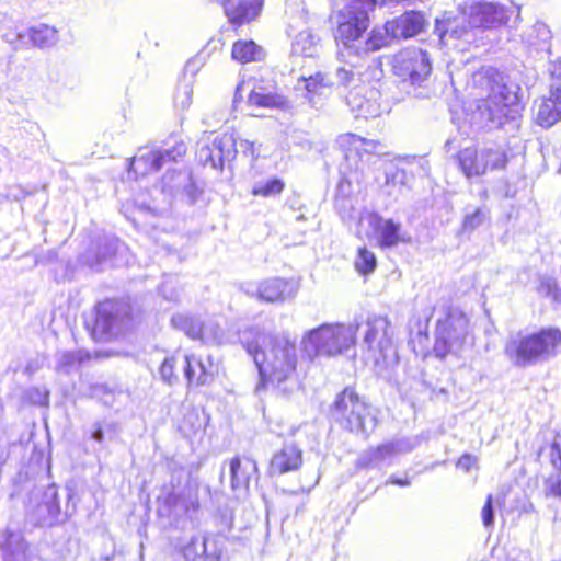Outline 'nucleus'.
Segmentation results:
<instances>
[{
    "instance_id": "obj_39",
    "label": "nucleus",
    "mask_w": 561,
    "mask_h": 561,
    "mask_svg": "<svg viewBox=\"0 0 561 561\" xmlns=\"http://www.w3.org/2000/svg\"><path fill=\"white\" fill-rule=\"evenodd\" d=\"M193 98V84L191 81L181 82L175 91L174 103L181 110L190 107Z\"/></svg>"
},
{
    "instance_id": "obj_10",
    "label": "nucleus",
    "mask_w": 561,
    "mask_h": 561,
    "mask_svg": "<svg viewBox=\"0 0 561 561\" xmlns=\"http://www.w3.org/2000/svg\"><path fill=\"white\" fill-rule=\"evenodd\" d=\"M30 515L34 523L41 527H51L64 520L58 488L55 483L32 491Z\"/></svg>"
},
{
    "instance_id": "obj_4",
    "label": "nucleus",
    "mask_w": 561,
    "mask_h": 561,
    "mask_svg": "<svg viewBox=\"0 0 561 561\" xmlns=\"http://www.w3.org/2000/svg\"><path fill=\"white\" fill-rule=\"evenodd\" d=\"M357 331L358 324L323 323L302 334L301 354L309 360L342 354L355 344Z\"/></svg>"
},
{
    "instance_id": "obj_19",
    "label": "nucleus",
    "mask_w": 561,
    "mask_h": 561,
    "mask_svg": "<svg viewBox=\"0 0 561 561\" xmlns=\"http://www.w3.org/2000/svg\"><path fill=\"white\" fill-rule=\"evenodd\" d=\"M181 552L186 561H219L221 551L216 540L203 535H194L182 546Z\"/></svg>"
},
{
    "instance_id": "obj_47",
    "label": "nucleus",
    "mask_w": 561,
    "mask_h": 561,
    "mask_svg": "<svg viewBox=\"0 0 561 561\" xmlns=\"http://www.w3.org/2000/svg\"><path fill=\"white\" fill-rule=\"evenodd\" d=\"M558 290V285L556 278L551 276H540L539 283L537 286V291L545 297H552L554 293Z\"/></svg>"
},
{
    "instance_id": "obj_64",
    "label": "nucleus",
    "mask_w": 561,
    "mask_h": 561,
    "mask_svg": "<svg viewBox=\"0 0 561 561\" xmlns=\"http://www.w3.org/2000/svg\"><path fill=\"white\" fill-rule=\"evenodd\" d=\"M168 505L171 507V506H176V495L174 494H169L168 497L165 499Z\"/></svg>"
},
{
    "instance_id": "obj_52",
    "label": "nucleus",
    "mask_w": 561,
    "mask_h": 561,
    "mask_svg": "<svg viewBox=\"0 0 561 561\" xmlns=\"http://www.w3.org/2000/svg\"><path fill=\"white\" fill-rule=\"evenodd\" d=\"M482 522L485 527H490L494 523V508H493V499L492 495L489 494L484 506L482 508Z\"/></svg>"
},
{
    "instance_id": "obj_20",
    "label": "nucleus",
    "mask_w": 561,
    "mask_h": 561,
    "mask_svg": "<svg viewBox=\"0 0 561 561\" xmlns=\"http://www.w3.org/2000/svg\"><path fill=\"white\" fill-rule=\"evenodd\" d=\"M469 329V319L460 311H450L445 319L437 321L436 334L456 346H461Z\"/></svg>"
},
{
    "instance_id": "obj_16",
    "label": "nucleus",
    "mask_w": 561,
    "mask_h": 561,
    "mask_svg": "<svg viewBox=\"0 0 561 561\" xmlns=\"http://www.w3.org/2000/svg\"><path fill=\"white\" fill-rule=\"evenodd\" d=\"M369 84H363L358 90H350L346 95V104L356 118L377 117L381 114V106L375 100L379 91Z\"/></svg>"
},
{
    "instance_id": "obj_15",
    "label": "nucleus",
    "mask_w": 561,
    "mask_h": 561,
    "mask_svg": "<svg viewBox=\"0 0 561 561\" xmlns=\"http://www.w3.org/2000/svg\"><path fill=\"white\" fill-rule=\"evenodd\" d=\"M185 152L186 146L180 141L170 148L151 150L134 157L129 169L136 175H146L159 171L167 162L176 161V158L184 156Z\"/></svg>"
},
{
    "instance_id": "obj_56",
    "label": "nucleus",
    "mask_w": 561,
    "mask_h": 561,
    "mask_svg": "<svg viewBox=\"0 0 561 561\" xmlns=\"http://www.w3.org/2000/svg\"><path fill=\"white\" fill-rule=\"evenodd\" d=\"M264 0H248V22L260 15Z\"/></svg>"
},
{
    "instance_id": "obj_27",
    "label": "nucleus",
    "mask_w": 561,
    "mask_h": 561,
    "mask_svg": "<svg viewBox=\"0 0 561 561\" xmlns=\"http://www.w3.org/2000/svg\"><path fill=\"white\" fill-rule=\"evenodd\" d=\"M301 80L305 83L306 98L312 106L317 105L319 98L328 96L335 87L330 75L323 72H316L308 78L301 77Z\"/></svg>"
},
{
    "instance_id": "obj_1",
    "label": "nucleus",
    "mask_w": 561,
    "mask_h": 561,
    "mask_svg": "<svg viewBox=\"0 0 561 561\" xmlns=\"http://www.w3.org/2000/svg\"><path fill=\"white\" fill-rule=\"evenodd\" d=\"M248 354L252 356L260 376L256 391L267 382L285 381L296 370V344L288 334L273 336L264 331H256L252 344L248 343Z\"/></svg>"
},
{
    "instance_id": "obj_63",
    "label": "nucleus",
    "mask_w": 561,
    "mask_h": 561,
    "mask_svg": "<svg viewBox=\"0 0 561 561\" xmlns=\"http://www.w3.org/2000/svg\"><path fill=\"white\" fill-rule=\"evenodd\" d=\"M387 483H392V484H396L399 486H408V485H410V480L408 478L400 479V478H396V477H390V479L388 480Z\"/></svg>"
},
{
    "instance_id": "obj_45",
    "label": "nucleus",
    "mask_w": 561,
    "mask_h": 561,
    "mask_svg": "<svg viewBox=\"0 0 561 561\" xmlns=\"http://www.w3.org/2000/svg\"><path fill=\"white\" fill-rule=\"evenodd\" d=\"M485 214L480 209L476 208L472 213H468L465 216L462 228L465 231H472L483 224Z\"/></svg>"
},
{
    "instance_id": "obj_6",
    "label": "nucleus",
    "mask_w": 561,
    "mask_h": 561,
    "mask_svg": "<svg viewBox=\"0 0 561 561\" xmlns=\"http://www.w3.org/2000/svg\"><path fill=\"white\" fill-rule=\"evenodd\" d=\"M131 322V307L118 300H104L95 307L93 336L101 341L118 337Z\"/></svg>"
},
{
    "instance_id": "obj_50",
    "label": "nucleus",
    "mask_w": 561,
    "mask_h": 561,
    "mask_svg": "<svg viewBox=\"0 0 561 561\" xmlns=\"http://www.w3.org/2000/svg\"><path fill=\"white\" fill-rule=\"evenodd\" d=\"M179 182L183 184L185 194L188 196L190 203L193 204L196 199L195 192L196 186L192 180V176L186 173H178Z\"/></svg>"
},
{
    "instance_id": "obj_24",
    "label": "nucleus",
    "mask_w": 561,
    "mask_h": 561,
    "mask_svg": "<svg viewBox=\"0 0 561 561\" xmlns=\"http://www.w3.org/2000/svg\"><path fill=\"white\" fill-rule=\"evenodd\" d=\"M183 364L184 376L188 386H203L213 380L215 367L209 356L204 360L195 355H186Z\"/></svg>"
},
{
    "instance_id": "obj_33",
    "label": "nucleus",
    "mask_w": 561,
    "mask_h": 561,
    "mask_svg": "<svg viewBox=\"0 0 561 561\" xmlns=\"http://www.w3.org/2000/svg\"><path fill=\"white\" fill-rule=\"evenodd\" d=\"M201 319L188 312H178L171 318V325L185 333L188 337L195 340L197 334L201 333L198 329Z\"/></svg>"
},
{
    "instance_id": "obj_55",
    "label": "nucleus",
    "mask_w": 561,
    "mask_h": 561,
    "mask_svg": "<svg viewBox=\"0 0 561 561\" xmlns=\"http://www.w3.org/2000/svg\"><path fill=\"white\" fill-rule=\"evenodd\" d=\"M551 462L554 467H561V431L557 433L551 445Z\"/></svg>"
},
{
    "instance_id": "obj_34",
    "label": "nucleus",
    "mask_w": 561,
    "mask_h": 561,
    "mask_svg": "<svg viewBox=\"0 0 561 561\" xmlns=\"http://www.w3.org/2000/svg\"><path fill=\"white\" fill-rule=\"evenodd\" d=\"M467 18L461 16L460 21L458 20H447L444 22H437L435 26V33L443 41L447 35L454 38H462L467 35L468 28Z\"/></svg>"
},
{
    "instance_id": "obj_58",
    "label": "nucleus",
    "mask_w": 561,
    "mask_h": 561,
    "mask_svg": "<svg viewBox=\"0 0 561 561\" xmlns=\"http://www.w3.org/2000/svg\"><path fill=\"white\" fill-rule=\"evenodd\" d=\"M477 462V458L473 457L472 455L470 454H465L462 455L458 462H457V467L462 469L463 471L468 472Z\"/></svg>"
},
{
    "instance_id": "obj_9",
    "label": "nucleus",
    "mask_w": 561,
    "mask_h": 561,
    "mask_svg": "<svg viewBox=\"0 0 561 561\" xmlns=\"http://www.w3.org/2000/svg\"><path fill=\"white\" fill-rule=\"evenodd\" d=\"M392 71L404 82L421 84L432 71L428 54L416 47L405 48L392 57Z\"/></svg>"
},
{
    "instance_id": "obj_41",
    "label": "nucleus",
    "mask_w": 561,
    "mask_h": 561,
    "mask_svg": "<svg viewBox=\"0 0 561 561\" xmlns=\"http://www.w3.org/2000/svg\"><path fill=\"white\" fill-rule=\"evenodd\" d=\"M245 83V79L243 76L240 75V79L238 81V84L234 89L232 103L230 107V116L233 118H237L240 113L243 111V84Z\"/></svg>"
},
{
    "instance_id": "obj_30",
    "label": "nucleus",
    "mask_w": 561,
    "mask_h": 561,
    "mask_svg": "<svg viewBox=\"0 0 561 561\" xmlns=\"http://www.w3.org/2000/svg\"><path fill=\"white\" fill-rule=\"evenodd\" d=\"M28 47L47 48L58 42V31L47 24H38L27 28Z\"/></svg>"
},
{
    "instance_id": "obj_21",
    "label": "nucleus",
    "mask_w": 561,
    "mask_h": 561,
    "mask_svg": "<svg viewBox=\"0 0 561 561\" xmlns=\"http://www.w3.org/2000/svg\"><path fill=\"white\" fill-rule=\"evenodd\" d=\"M390 322L385 317L369 318L367 321V331L364 336V344L369 351L378 350L380 355L386 358L387 351L391 347V339L388 334Z\"/></svg>"
},
{
    "instance_id": "obj_11",
    "label": "nucleus",
    "mask_w": 561,
    "mask_h": 561,
    "mask_svg": "<svg viewBox=\"0 0 561 561\" xmlns=\"http://www.w3.org/2000/svg\"><path fill=\"white\" fill-rule=\"evenodd\" d=\"M512 13L499 1H473L463 8V16L471 28H499L507 23Z\"/></svg>"
},
{
    "instance_id": "obj_40",
    "label": "nucleus",
    "mask_w": 561,
    "mask_h": 561,
    "mask_svg": "<svg viewBox=\"0 0 561 561\" xmlns=\"http://www.w3.org/2000/svg\"><path fill=\"white\" fill-rule=\"evenodd\" d=\"M376 256L373 252L368 251L366 248H360L358 250V256L356 259L355 266L359 273H371L376 268Z\"/></svg>"
},
{
    "instance_id": "obj_36",
    "label": "nucleus",
    "mask_w": 561,
    "mask_h": 561,
    "mask_svg": "<svg viewBox=\"0 0 561 561\" xmlns=\"http://www.w3.org/2000/svg\"><path fill=\"white\" fill-rule=\"evenodd\" d=\"M522 37L528 45L541 48V44H546L550 38V30L545 23L536 22L524 31Z\"/></svg>"
},
{
    "instance_id": "obj_53",
    "label": "nucleus",
    "mask_w": 561,
    "mask_h": 561,
    "mask_svg": "<svg viewBox=\"0 0 561 561\" xmlns=\"http://www.w3.org/2000/svg\"><path fill=\"white\" fill-rule=\"evenodd\" d=\"M241 468V460L239 457H233L229 463V476H230V484L233 490L240 486V481L238 478V471Z\"/></svg>"
},
{
    "instance_id": "obj_2",
    "label": "nucleus",
    "mask_w": 561,
    "mask_h": 561,
    "mask_svg": "<svg viewBox=\"0 0 561 561\" xmlns=\"http://www.w3.org/2000/svg\"><path fill=\"white\" fill-rule=\"evenodd\" d=\"M474 87L481 90L478 110L483 118L502 125L505 118L514 119L519 106V87L507 83L504 76L492 67L482 68L472 76Z\"/></svg>"
},
{
    "instance_id": "obj_13",
    "label": "nucleus",
    "mask_w": 561,
    "mask_h": 561,
    "mask_svg": "<svg viewBox=\"0 0 561 561\" xmlns=\"http://www.w3.org/2000/svg\"><path fill=\"white\" fill-rule=\"evenodd\" d=\"M345 65L339 67L335 71V85L358 90L363 84L378 82L383 76V70L379 61H373L365 69L354 59L358 57H343Z\"/></svg>"
},
{
    "instance_id": "obj_43",
    "label": "nucleus",
    "mask_w": 561,
    "mask_h": 561,
    "mask_svg": "<svg viewBox=\"0 0 561 561\" xmlns=\"http://www.w3.org/2000/svg\"><path fill=\"white\" fill-rule=\"evenodd\" d=\"M26 398L32 404L46 407L49 403V391L44 387H32L27 389Z\"/></svg>"
},
{
    "instance_id": "obj_32",
    "label": "nucleus",
    "mask_w": 561,
    "mask_h": 561,
    "mask_svg": "<svg viewBox=\"0 0 561 561\" xmlns=\"http://www.w3.org/2000/svg\"><path fill=\"white\" fill-rule=\"evenodd\" d=\"M198 329L201 333L197 334L195 340H201L205 344H221L225 340V333L219 324V322L215 319H206L202 320Z\"/></svg>"
},
{
    "instance_id": "obj_14",
    "label": "nucleus",
    "mask_w": 561,
    "mask_h": 561,
    "mask_svg": "<svg viewBox=\"0 0 561 561\" xmlns=\"http://www.w3.org/2000/svg\"><path fill=\"white\" fill-rule=\"evenodd\" d=\"M299 287L294 278L273 277L257 283L251 296L268 304H284L296 298Z\"/></svg>"
},
{
    "instance_id": "obj_5",
    "label": "nucleus",
    "mask_w": 561,
    "mask_h": 561,
    "mask_svg": "<svg viewBox=\"0 0 561 561\" xmlns=\"http://www.w3.org/2000/svg\"><path fill=\"white\" fill-rule=\"evenodd\" d=\"M330 417L341 428L365 438L378 423L373 408L350 387L336 394L330 407Z\"/></svg>"
},
{
    "instance_id": "obj_12",
    "label": "nucleus",
    "mask_w": 561,
    "mask_h": 561,
    "mask_svg": "<svg viewBox=\"0 0 561 561\" xmlns=\"http://www.w3.org/2000/svg\"><path fill=\"white\" fill-rule=\"evenodd\" d=\"M234 140L231 135L204 137L197 142L196 159L199 164L210 167L214 170L222 169L225 161L234 158Z\"/></svg>"
},
{
    "instance_id": "obj_44",
    "label": "nucleus",
    "mask_w": 561,
    "mask_h": 561,
    "mask_svg": "<svg viewBox=\"0 0 561 561\" xmlns=\"http://www.w3.org/2000/svg\"><path fill=\"white\" fill-rule=\"evenodd\" d=\"M27 31L26 32H22V31H18V32H7L3 34V39L9 43L13 49H23V48H27L28 47V42H27Z\"/></svg>"
},
{
    "instance_id": "obj_26",
    "label": "nucleus",
    "mask_w": 561,
    "mask_h": 561,
    "mask_svg": "<svg viewBox=\"0 0 561 561\" xmlns=\"http://www.w3.org/2000/svg\"><path fill=\"white\" fill-rule=\"evenodd\" d=\"M248 105L282 111L291 107L290 102L285 95L274 92L266 87H254L248 95Z\"/></svg>"
},
{
    "instance_id": "obj_22",
    "label": "nucleus",
    "mask_w": 561,
    "mask_h": 561,
    "mask_svg": "<svg viewBox=\"0 0 561 561\" xmlns=\"http://www.w3.org/2000/svg\"><path fill=\"white\" fill-rule=\"evenodd\" d=\"M426 21L420 12L410 11L387 21V30L394 39H405L419 35L425 27Z\"/></svg>"
},
{
    "instance_id": "obj_38",
    "label": "nucleus",
    "mask_w": 561,
    "mask_h": 561,
    "mask_svg": "<svg viewBox=\"0 0 561 561\" xmlns=\"http://www.w3.org/2000/svg\"><path fill=\"white\" fill-rule=\"evenodd\" d=\"M285 184L279 179H271L265 183H257L252 188V194L255 196L271 197L278 195L283 192Z\"/></svg>"
},
{
    "instance_id": "obj_18",
    "label": "nucleus",
    "mask_w": 561,
    "mask_h": 561,
    "mask_svg": "<svg viewBox=\"0 0 561 561\" xmlns=\"http://www.w3.org/2000/svg\"><path fill=\"white\" fill-rule=\"evenodd\" d=\"M0 558L2 561H33L34 556L22 533L5 529L0 533Z\"/></svg>"
},
{
    "instance_id": "obj_28",
    "label": "nucleus",
    "mask_w": 561,
    "mask_h": 561,
    "mask_svg": "<svg viewBox=\"0 0 561 561\" xmlns=\"http://www.w3.org/2000/svg\"><path fill=\"white\" fill-rule=\"evenodd\" d=\"M125 249V244L115 238H105L98 244L94 260L89 255L84 256V262L92 268L99 270L103 264L116 265L115 256Z\"/></svg>"
},
{
    "instance_id": "obj_54",
    "label": "nucleus",
    "mask_w": 561,
    "mask_h": 561,
    "mask_svg": "<svg viewBox=\"0 0 561 561\" xmlns=\"http://www.w3.org/2000/svg\"><path fill=\"white\" fill-rule=\"evenodd\" d=\"M231 59L240 62L241 65L245 64V41L238 39L233 43L231 49Z\"/></svg>"
},
{
    "instance_id": "obj_46",
    "label": "nucleus",
    "mask_w": 561,
    "mask_h": 561,
    "mask_svg": "<svg viewBox=\"0 0 561 561\" xmlns=\"http://www.w3.org/2000/svg\"><path fill=\"white\" fill-rule=\"evenodd\" d=\"M404 179H405L404 170L393 167L386 171V183L385 184L387 187L393 186V187H398V190L400 191L404 184Z\"/></svg>"
},
{
    "instance_id": "obj_51",
    "label": "nucleus",
    "mask_w": 561,
    "mask_h": 561,
    "mask_svg": "<svg viewBox=\"0 0 561 561\" xmlns=\"http://www.w3.org/2000/svg\"><path fill=\"white\" fill-rule=\"evenodd\" d=\"M266 57V50L255 44L253 41L248 39V62L250 61H262Z\"/></svg>"
},
{
    "instance_id": "obj_49",
    "label": "nucleus",
    "mask_w": 561,
    "mask_h": 561,
    "mask_svg": "<svg viewBox=\"0 0 561 561\" xmlns=\"http://www.w3.org/2000/svg\"><path fill=\"white\" fill-rule=\"evenodd\" d=\"M454 348H459L455 343H450V341L446 340L443 336H438L436 334V341L434 344V352L437 357L444 358L446 355L451 352Z\"/></svg>"
},
{
    "instance_id": "obj_61",
    "label": "nucleus",
    "mask_w": 561,
    "mask_h": 561,
    "mask_svg": "<svg viewBox=\"0 0 561 561\" xmlns=\"http://www.w3.org/2000/svg\"><path fill=\"white\" fill-rule=\"evenodd\" d=\"M548 71L552 78L561 80V60L550 62Z\"/></svg>"
},
{
    "instance_id": "obj_48",
    "label": "nucleus",
    "mask_w": 561,
    "mask_h": 561,
    "mask_svg": "<svg viewBox=\"0 0 561 561\" xmlns=\"http://www.w3.org/2000/svg\"><path fill=\"white\" fill-rule=\"evenodd\" d=\"M398 450L396 443L380 445L371 451L370 461H382L392 456Z\"/></svg>"
},
{
    "instance_id": "obj_8",
    "label": "nucleus",
    "mask_w": 561,
    "mask_h": 561,
    "mask_svg": "<svg viewBox=\"0 0 561 561\" xmlns=\"http://www.w3.org/2000/svg\"><path fill=\"white\" fill-rule=\"evenodd\" d=\"M457 160L465 176L471 179L482 176L489 170H503L507 163V154L499 146L484 147L480 150L468 147L459 151Z\"/></svg>"
},
{
    "instance_id": "obj_25",
    "label": "nucleus",
    "mask_w": 561,
    "mask_h": 561,
    "mask_svg": "<svg viewBox=\"0 0 561 561\" xmlns=\"http://www.w3.org/2000/svg\"><path fill=\"white\" fill-rule=\"evenodd\" d=\"M302 463V453L296 445H285L271 460V472L284 474L297 470Z\"/></svg>"
},
{
    "instance_id": "obj_37",
    "label": "nucleus",
    "mask_w": 561,
    "mask_h": 561,
    "mask_svg": "<svg viewBox=\"0 0 561 561\" xmlns=\"http://www.w3.org/2000/svg\"><path fill=\"white\" fill-rule=\"evenodd\" d=\"M178 364L179 357L174 355L165 357L161 363L159 368V376L164 383L173 386L179 381V375L175 373Z\"/></svg>"
},
{
    "instance_id": "obj_17",
    "label": "nucleus",
    "mask_w": 561,
    "mask_h": 561,
    "mask_svg": "<svg viewBox=\"0 0 561 561\" xmlns=\"http://www.w3.org/2000/svg\"><path fill=\"white\" fill-rule=\"evenodd\" d=\"M535 119L543 128H550L561 119V84L552 83L548 98L535 101Z\"/></svg>"
},
{
    "instance_id": "obj_7",
    "label": "nucleus",
    "mask_w": 561,
    "mask_h": 561,
    "mask_svg": "<svg viewBox=\"0 0 561 561\" xmlns=\"http://www.w3.org/2000/svg\"><path fill=\"white\" fill-rule=\"evenodd\" d=\"M369 26V15L365 10L358 11L357 7H346L339 15L337 27L334 33L341 57H354L363 34Z\"/></svg>"
},
{
    "instance_id": "obj_31",
    "label": "nucleus",
    "mask_w": 561,
    "mask_h": 561,
    "mask_svg": "<svg viewBox=\"0 0 561 561\" xmlns=\"http://www.w3.org/2000/svg\"><path fill=\"white\" fill-rule=\"evenodd\" d=\"M89 359V353L82 350L58 352L56 354V369L64 374H70L78 370L81 364Z\"/></svg>"
},
{
    "instance_id": "obj_3",
    "label": "nucleus",
    "mask_w": 561,
    "mask_h": 561,
    "mask_svg": "<svg viewBox=\"0 0 561 561\" xmlns=\"http://www.w3.org/2000/svg\"><path fill=\"white\" fill-rule=\"evenodd\" d=\"M561 346V331L541 329L536 333H522L511 336L505 344L504 354L514 366L528 367L556 356Z\"/></svg>"
},
{
    "instance_id": "obj_35",
    "label": "nucleus",
    "mask_w": 561,
    "mask_h": 561,
    "mask_svg": "<svg viewBox=\"0 0 561 561\" xmlns=\"http://www.w3.org/2000/svg\"><path fill=\"white\" fill-rule=\"evenodd\" d=\"M318 51V39L309 31L298 33L293 43V53L295 55L316 57Z\"/></svg>"
},
{
    "instance_id": "obj_57",
    "label": "nucleus",
    "mask_w": 561,
    "mask_h": 561,
    "mask_svg": "<svg viewBox=\"0 0 561 561\" xmlns=\"http://www.w3.org/2000/svg\"><path fill=\"white\" fill-rule=\"evenodd\" d=\"M340 145L341 146H344L345 144H348L353 147H355V149H359V146L364 145L365 144V139L357 136V135H354V134H346V135H343L340 137Z\"/></svg>"
},
{
    "instance_id": "obj_23",
    "label": "nucleus",
    "mask_w": 561,
    "mask_h": 561,
    "mask_svg": "<svg viewBox=\"0 0 561 561\" xmlns=\"http://www.w3.org/2000/svg\"><path fill=\"white\" fill-rule=\"evenodd\" d=\"M369 226L374 229L376 240L380 248H393L404 242L401 234V225L392 219H385L378 214L369 216Z\"/></svg>"
},
{
    "instance_id": "obj_42",
    "label": "nucleus",
    "mask_w": 561,
    "mask_h": 561,
    "mask_svg": "<svg viewBox=\"0 0 561 561\" xmlns=\"http://www.w3.org/2000/svg\"><path fill=\"white\" fill-rule=\"evenodd\" d=\"M543 492L546 496H561V469L545 480Z\"/></svg>"
},
{
    "instance_id": "obj_29",
    "label": "nucleus",
    "mask_w": 561,
    "mask_h": 561,
    "mask_svg": "<svg viewBox=\"0 0 561 561\" xmlns=\"http://www.w3.org/2000/svg\"><path fill=\"white\" fill-rule=\"evenodd\" d=\"M390 31L387 30V22L382 27H375L369 34L367 38H363L356 48V54L354 57L365 58L370 53L377 51L383 47H387L391 41H393ZM352 49H355L354 47Z\"/></svg>"
},
{
    "instance_id": "obj_60",
    "label": "nucleus",
    "mask_w": 561,
    "mask_h": 561,
    "mask_svg": "<svg viewBox=\"0 0 561 561\" xmlns=\"http://www.w3.org/2000/svg\"><path fill=\"white\" fill-rule=\"evenodd\" d=\"M91 438L98 443H102L104 440V428L101 423H95L93 425V430L91 432Z\"/></svg>"
},
{
    "instance_id": "obj_62",
    "label": "nucleus",
    "mask_w": 561,
    "mask_h": 561,
    "mask_svg": "<svg viewBox=\"0 0 561 561\" xmlns=\"http://www.w3.org/2000/svg\"><path fill=\"white\" fill-rule=\"evenodd\" d=\"M222 45H224V43H222L221 38H217V39L211 38V39H209L207 45L204 47V49L202 50L201 54H204L207 50H208V54H210V51L218 49Z\"/></svg>"
},
{
    "instance_id": "obj_59",
    "label": "nucleus",
    "mask_w": 561,
    "mask_h": 561,
    "mask_svg": "<svg viewBox=\"0 0 561 561\" xmlns=\"http://www.w3.org/2000/svg\"><path fill=\"white\" fill-rule=\"evenodd\" d=\"M357 7L358 11L365 10L366 13L373 10L376 5V0H350L346 7Z\"/></svg>"
}]
</instances>
